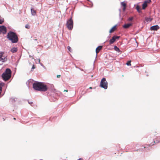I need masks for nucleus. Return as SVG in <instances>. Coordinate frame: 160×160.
<instances>
[{"label":"nucleus","instance_id":"f257e3e1","mask_svg":"<svg viewBox=\"0 0 160 160\" xmlns=\"http://www.w3.org/2000/svg\"><path fill=\"white\" fill-rule=\"evenodd\" d=\"M33 88L37 91L45 92L47 90V85L42 82H36L33 84Z\"/></svg>","mask_w":160,"mask_h":160},{"label":"nucleus","instance_id":"f03ea898","mask_svg":"<svg viewBox=\"0 0 160 160\" xmlns=\"http://www.w3.org/2000/svg\"><path fill=\"white\" fill-rule=\"evenodd\" d=\"M7 38L11 41L12 43H16L18 40V38L16 33L14 32L10 31L7 35Z\"/></svg>","mask_w":160,"mask_h":160},{"label":"nucleus","instance_id":"7ed1b4c3","mask_svg":"<svg viewBox=\"0 0 160 160\" xmlns=\"http://www.w3.org/2000/svg\"><path fill=\"white\" fill-rule=\"evenodd\" d=\"M11 73L12 72L10 69L7 68L2 75V79L5 81L8 80L11 77Z\"/></svg>","mask_w":160,"mask_h":160},{"label":"nucleus","instance_id":"20e7f679","mask_svg":"<svg viewBox=\"0 0 160 160\" xmlns=\"http://www.w3.org/2000/svg\"><path fill=\"white\" fill-rule=\"evenodd\" d=\"M67 27L69 30H71L72 29L73 26V21L71 17L69 19L67 20L66 24Z\"/></svg>","mask_w":160,"mask_h":160},{"label":"nucleus","instance_id":"39448f33","mask_svg":"<svg viewBox=\"0 0 160 160\" xmlns=\"http://www.w3.org/2000/svg\"><path fill=\"white\" fill-rule=\"evenodd\" d=\"M108 83L105 78H103L101 80L100 86L106 89L108 88Z\"/></svg>","mask_w":160,"mask_h":160},{"label":"nucleus","instance_id":"423d86ee","mask_svg":"<svg viewBox=\"0 0 160 160\" xmlns=\"http://www.w3.org/2000/svg\"><path fill=\"white\" fill-rule=\"evenodd\" d=\"M120 37L119 36L114 35L112 37L111 39L109 40V45H111L113 44L115 41H116L117 39H118L120 38Z\"/></svg>","mask_w":160,"mask_h":160},{"label":"nucleus","instance_id":"0eeeda50","mask_svg":"<svg viewBox=\"0 0 160 160\" xmlns=\"http://www.w3.org/2000/svg\"><path fill=\"white\" fill-rule=\"evenodd\" d=\"M7 29L6 27L4 25L0 26V34L2 33L5 34L6 33Z\"/></svg>","mask_w":160,"mask_h":160},{"label":"nucleus","instance_id":"6e6552de","mask_svg":"<svg viewBox=\"0 0 160 160\" xmlns=\"http://www.w3.org/2000/svg\"><path fill=\"white\" fill-rule=\"evenodd\" d=\"M151 2V0H145L142 5V9H145L148 6V3H150Z\"/></svg>","mask_w":160,"mask_h":160},{"label":"nucleus","instance_id":"1a4fd4ad","mask_svg":"<svg viewBox=\"0 0 160 160\" xmlns=\"http://www.w3.org/2000/svg\"><path fill=\"white\" fill-rule=\"evenodd\" d=\"M7 60V58L6 57H1L0 58V65H2L3 63L6 61Z\"/></svg>","mask_w":160,"mask_h":160},{"label":"nucleus","instance_id":"9d476101","mask_svg":"<svg viewBox=\"0 0 160 160\" xmlns=\"http://www.w3.org/2000/svg\"><path fill=\"white\" fill-rule=\"evenodd\" d=\"M159 28V27L158 25H154L150 27V30L152 31L157 30Z\"/></svg>","mask_w":160,"mask_h":160},{"label":"nucleus","instance_id":"9b49d317","mask_svg":"<svg viewBox=\"0 0 160 160\" xmlns=\"http://www.w3.org/2000/svg\"><path fill=\"white\" fill-rule=\"evenodd\" d=\"M102 46H98L96 49V57L97 56V53H98L102 49Z\"/></svg>","mask_w":160,"mask_h":160},{"label":"nucleus","instance_id":"f8f14e48","mask_svg":"<svg viewBox=\"0 0 160 160\" xmlns=\"http://www.w3.org/2000/svg\"><path fill=\"white\" fill-rule=\"evenodd\" d=\"M132 24L131 23H127L126 24H124L123 26V27L124 28H128L131 26H132Z\"/></svg>","mask_w":160,"mask_h":160},{"label":"nucleus","instance_id":"ddd939ff","mask_svg":"<svg viewBox=\"0 0 160 160\" xmlns=\"http://www.w3.org/2000/svg\"><path fill=\"white\" fill-rule=\"evenodd\" d=\"M31 11L32 15L33 16H35L36 15V12L35 10H34L33 8H31Z\"/></svg>","mask_w":160,"mask_h":160},{"label":"nucleus","instance_id":"4468645a","mask_svg":"<svg viewBox=\"0 0 160 160\" xmlns=\"http://www.w3.org/2000/svg\"><path fill=\"white\" fill-rule=\"evenodd\" d=\"M18 51V49L17 48H13L11 49L10 51L12 53H15Z\"/></svg>","mask_w":160,"mask_h":160},{"label":"nucleus","instance_id":"2eb2a0df","mask_svg":"<svg viewBox=\"0 0 160 160\" xmlns=\"http://www.w3.org/2000/svg\"><path fill=\"white\" fill-rule=\"evenodd\" d=\"M116 26L117 25H115L113 27H112V28L109 31V33H111L112 32H114L116 28Z\"/></svg>","mask_w":160,"mask_h":160},{"label":"nucleus","instance_id":"dca6fc26","mask_svg":"<svg viewBox=\"0 0 160 160\" xmlns=\"http://www.w3.org/2000/svg\"><path fill=\"white\" fill-rule=\"evenodd\" d=\"M5 85V83L3 82L0 83V94L2 90V87Z\"/></svg>","mask_w":160,"mask_h":160},{"label":"nucleus","instance_id":"f3484780","mask_svg":"<svg viewBox=\"0 0 160 160\" xmlns=\"http://www.w3.org/2000/svg\"><path fill=\"white\" fill-rule=\"evenodd\" d=\"M17 100V98H15L12 97L10 99V100L12 102H14Z\"/></svg>","mask_w":160,"mask_h":160},{"label":"nucleus","instance_id":"a211bd4d","mask_svg":"<svg viewBox=\"0 0 160 160\" xmlns=\"http://www.w3.org/2000/svg\"><path fill=\"white\" fill-rule=\"evenodd\" d=\"M145 20L147 22H151L152 21V19L150 18L146 17L145 18Z\"/></svg>","mask_w":160,"mask_h":160},{"label":"nucleus","instance_id":"6ab92c4d","mask_svg":"<svg viewBox=\"0 0 160 160\" xmlns=\"http://www.w3.org/2000/svg\"><path fill=\"white\" fill-rule=\"evenodd\" d=\"M114 50L118 52H120V50L116 46H114Z\"/></svg>","mask_w":160,"mask_h":160},{"label":"nucleus","instance_id":"aec40b11","mask_svg":"<svg viewBox=\"0 0 160 160\" xmlns=\"http://www.w3.org/2000/svg\"><path fill=\"white\" fill-rule=\"evenodd\" d=\"M136 9L137 11L138 12H141V11L140 10V8L139 5H138L136 7Z\"/></svg>","mask_w":160,"mask_h":160},{"label":"nucleus","instance_id":"412c9836","mask_svg":"<svg viewBox=\"0 0 160 160\" xmlns=\"http://www.w3.org/2000/svg\"><path fill=\"white\" fill-rule=\"evenodd\" d=\"M121 5L123 6V7H125L126 6V4L124 2H121Z\"/></svg>","mask_w":160,"mask_h":160},{"label":"nucleus","instance_id":"4be33fe9","mask_svg":"<svg viewBox=\"0 0 160 160\" xmlns=\"http://www.w3.org/2000/svg\"><path fill=\"white\" fill-rule=\"evenodd\" d=\"M25 28L27 29H29L30 28V26L28 24H27L25 26Z\"/></svg>","mask_w":160,"mask_h":160},{"label":"nucleus","instance_id":"5701e85b","mask_svg":"<svg viewBox=\"0 0 160 160\" xmlns=\"http://www.w3.org/2000/svg\"><path fill=\"white\" fill-rule=\"evenodd\" d=\"M131 61H128L126 63V64L128 65V66H130L131 65Z\"/></svg>","mask_w":160,"mask_h":160},{"label":"nucleus","instance_id":"b1692460","mask_svg":"<svg viewBox=\"0 0 160 160\" xmlns=\"http://www.w3.org/2000/svg\"><path fill=\"white\" fill-rule=\"evenodd\" d=\"M4 54V52H0V58L1 57H3V54Z\"/></svg>","mask_w":160,"mask_h":160},{"label":"nucleus","instance_id":"393cba45","mask_svg":"<svg viewBox=\"0 0 160 160\" xmlns=\"http://www.w3.org/2000/svg\"><path fill=\"white\" fill-rule=\"evenodd\" d=\"M133 19V17H131L128 18V20L129 21H131Z\"/></svg>","mask_w":160,"mask_h":160},{"label":"nucleus","instance_id":"a878e982","mask_svg":"<svg viewBox=\"0 0 160 160\" xmlns=\"http://www.w3.org/2000/svg\"><path fill=\"white\" fill-rule=\"evenodd\" d=\"M29 104L31 105V106H32V104H33V102H29L28 100Z\"/></svg>","mask_w":160,"mask_h":160},{"label":"nucleus","instance_id":"bb28decb","mask_svg":"<svg viewBox=\"0 0 160 160\" xmlns=\"http://www.w3.org/2000/svg\"><path fill=\"white\" fill-rule=\"evenodd\" d=\"M68 50L70 52H71V48L70 46H68L67 47Z\"/></svg>","mask_w":160,"mask_h":160},{"label":"nucleus","instance_id":"cd10ccee","mask_svg":"<svg viewBox=\"0 0 160 160\" xmlns=\"http://www.w3.org/2000/svg\"><path fill=\"white\" fill-rule=\"evenodd\" d=\"M3 22H4L3 19H0V24H2Z\"/></svg>","mask_w":160,"mask_h":160},{"label":"nucleus","instance_id":"c85d7f7f","mask_svg":"<svg viewBox=\"0 0 160 160\" xmlns=\"http://www.w3.org/2000/svg\"><path fill=\"white\" fill-rule=\"evenodd\" d=\"M35 67L34 65H33L32 66V68H31V71H32L33 69L35 68Z\"/></svg>","mask_w":160,"mask_h":160},{"label":"nucleus","instance_id":"c756f323","mask_svg":"<svg viewBox=\"0 0 160 160\" xmlns=\"http://www.w3.org/2000/svg\"><path fill=\"white\" fill-rule=\"evenodd\" d=\"M40 65L42 66L43 68H45V67L44 66V65L41 62H40V63H39Z\"/></svg>","mask_w":160,"mask_h":160},{"label":"nucleus","instance_id":"7c9ffc66","mask_svg":"<svg viewBox=\"0 0 160 160\" xmlns=\"http://www.w3.org/2000/svg\"><path fill=\"white\" fill-rule=\"evenodd\" d=\"M126 7H123V11H125V9H126Z\"/></svg>","mask_w":160,"mask_h":160},{"label":"nucleus","instance_id":"2f4dec72","mask_svg":"<svg viewBox=\"0 0 160 160\" xmlns=\"http://www.w3.org/2000/svg\"><path fill=\"white\" fill-rule=\"evenodd\" d=\"M60 76H61L60 75H58L57 76V77L58 78H60Z\"/></svg>","mask_w":160,"mask_h":160},{"label":"nucleus","instance_id":"473e14b6","mask_svg":"<svg viewBox=\"0 0 160 160\" xmlns=\"http://www.w3.org/2000/svg\"><path fill=\"white\" fill-rule=\"evenodd\" d=\"M38 63H40V59H38Z\"/></svg>","mask_w":160,"mask_h":160},{"label":"nucleus","instance_id":"72a5a7b5","mask_svg":"<svg viewBox=\"0 0 160 160\" xmlns=\"http://www.w3.org/2000/svg\"><path fill=\"white\" fill-rule=\"evenodd\" d=\"M119 11H120L119 16H121V10L120 9H119Z\"/></svg>","mask_w":160,"mask_h":160},{"label":"nucleus","instance_id":"f704fd0d","mask_svg":"<svg viewBox=\"0 0 160 160\" xmlns=\"http://www.w3.org/2000/svg\"><path fill=\"white\" fill-rule=\"evenodd\" d=\"M29 57H31V58H32V59H34V58L31 56L30 55H29Z\"/></svg>","mask_w":160,"mask_h":160},{"label":"nucleus","instance_id":"c9c22d12","mask_svg":"<svg viewBox=\"0 0 160 160\" xmlns=\"http://www.w3.org/2000/svg\"><path fill=\"white\" fill-rule=\"evenodd\" d=\"M77 160H83V159L81 158H80L79 159H78Z\"/></svg>","mask_w":160,"mask_h":160},{"label":"nucleus","instance_id":"e433bc0d","mask_svg":"<svg viewBox=\"0 0 160 160\" xmlns=\"http://www.w3.org/2000/svg\"><path fill=\"white\" fill-rule=\"evenodd\" d=\"M64 91H66V92H67L68 91V90H64Z\"/></svg>","mask_w":160,"mask_h":160},{"label":"nucleus","instance_id":"4c0bfd02","mask_svg":"<svg viewBox=\"0 0 160 160\" xmlns=\"http://www.w3.org/2000/svg\"><path fill=\"white\" fill-rule=\"evenodd\" d=\"M90 89H92V88L91 87H90V88H89Z\"/></svg>","mask_w":160,"mask_h":160},{"label":"nucleus","instance_id":"58836bf2","mask_svg":"<svg viewBox=\"0 0 160 160\" xmlns=\"http://www.w3.org/2000/svg\"><path fill=\"white\" fill-rule=\"evenodd\" d=\"M146 148V147L145 146H144L143 148Z\"/></svg>","mask_w":160,"mask_h":160},{"label":"nucleus","instance_id":"ea45409f","mask_svg":"<svg viewBox=\"0 0 160 160\" xmlns=\"http://www.w3.org/2000/svg\"><path fill=\"white\" fill-rule=\"evenodd\" d=\"M13 119H14V120H16V118H14Z\"/></svg>","mask_w":160,"mask_h":160},{"label":"nucleus","instance_id":"a19ab883","mask_svg":"<svg viewBox=\"0 0 160 160\" xmlns=\"http://www.w3.org/2000/svg\"><path fill=\"white\" fill-rule=\"evenodd\" d=\"M35 41H37V39H35Z\"/></svg>","mask_w":160,"mask_h":160},{"label":"nucleus","instance_id":"79ce46f5","mask_svg":"<svg viewBox=\"0 0 160 160\" xmlns=\"http://www.w3.org/2000/svg\"><path fill=\"white\" fill-rule=\"evenodd\" d=\"M87 1H89V0H87Z\"/></svg>","mask_w":160,"mask_h":160}]
</instances>
